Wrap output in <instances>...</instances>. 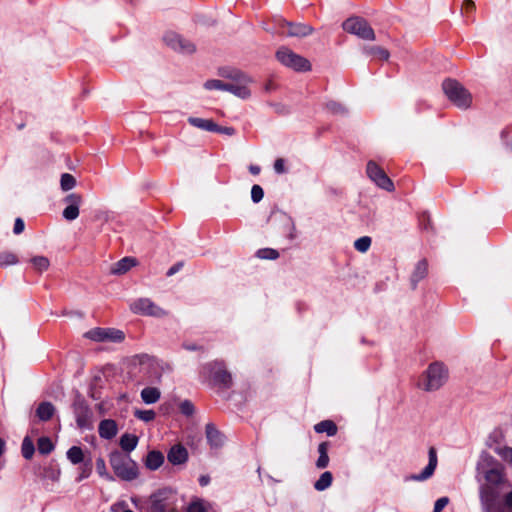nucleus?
<instances>
[{
    "label": "nucleus",
    "mask_w": 512,
    "mask_h": 512,
    "mask_svg": "<svg viewBox=\"0 0 512 512\" xmlns=\"http://www.w3.org/2000/svg\"><path fill=\"white\" fill-rule=\"evenodd\" d=\"M110 465L116 474L122 480L132 481L138 477L137 464L127 454L120 451H114L109 456Z\"/></svg>",
    "instance_id": "obj_1"
},
{
    "label": "nucleus",
    "mask_w": 512,
    "mask_h": 512,
    "mask_svg": "<svg viewBox=\"0 0 512 512\" xmlns=\"http://www.w3.org/2000/svg\"><path fill=\"white\" fill-rule=\"evenodd\" d=\"M442 88L447 98L458 108L467 109L472 103L470 92L457 80L446 79Z\"/></svg>",
    "instance_id": "obj_2"
},
{
    "label": "nucleus",
    "mask_w": 512,
    "mask_h": 512,
    "mask_svg": "<svg viewBox=\"0 0 512 512\" xmlns=\"http://www.w3.org/2000/svg\"><path fill=\"white\" fill-rule=\"evenodd\" d=\"M448 379V370L443 363L433 362L423 374V389L431 392L440 389Z\"/></svg>",
    "instance_id": "obj_3"
},
{
    "label": "nucleus",
    "mask_w": 512,
    "mask_h": 512,
    "mask_svg": "<svg viewBox=\"0 0 512 512\" xmlns=\"http://www.w3.org/2000/svg\"><path fill=\"white\" fill-rule=\"evenodd\" d=\"M276 58L281 64L297 72L311 70L310 62L306 58L294 53L289 48H279L276 52Z\"/></svg>",
    "instance_id": "obj_4"
},
{
    "label": "nucleus",
    "mask_w": 512,
    "mask_h": 512,
    "mask_svg": "<svg viewBox=\"0 0 512 512\" xmlns=\"http://www.w3.org/2000/svg\"><path fill=\"white\" fill-rule=\"evenodd\" d=\"M202 373L212 378L215 384L224 388L232 385V376L223 361H212L202 367Z\"/></svg>",
    "instance_id": "obj_5"
},
{
    "label": "nucleus",
    "mask_w": 512,
    "mask_h": 512,
    "mask_svg": "<svg viewBox=\"0 0 512 512\" xmlns=\"http://www.w3.org/2000/svg\"><path fill=\"white\" fill-rule=\"evenodd\" d=\"M260 28L266 32H314L315 30L308 24L289 22L280 17L275 18L271 23L262 22Z\"/></svg>",
    "instance_id": "obj_6"
},
{
    "label": "nucleus",
    "mask_w": 512,
    "mask_h": 512,
    "mask_svg": "<svg viewBox=\"0 0 512 512\" xmlns=\"http://www.w3.org/2000/svg\"><path fill=\"white\" fill-rule=\"evenodd\" d=\"M480 499L484 512H500L499 486L483 485L480 489Z\"/></svg>",
    "instance_id": "obj_7"
},
{
    "label": "nucleus",
    "mask_w": 512,
    "mask_h": 512,
    "mask_svg": "<svg viewBox=\"0 0 512 512\" xmlns=\"http://www.w3.org/2000/svg\"><path fill=\"white\" fill-rule=\"evenodd\" d=\"M85 337L98 342L120 343L125 339V334L119 329L98 327L88 331Z\"/></svg>",
    "instance_id": "obj_8"
},
{
    "label": "nucleus",
    "mask_w": 512,
    "mask_h": 512,
    "mask_svg": "<svg viewBox=\"0 0 512 512\" xmlns=\"http://www.w3.org/2000/svg\"><path fill=\"white\" fill-rule=\"evenodd\" d=\"M163 42L179 53H193L196 50L194 42L185 34H165Z\"/></svg>",
    "instance_id": "obj_9"
},
{
    "label": "nucleus",
    "mask_w": 512,
    "mask_h": 512,
    "mask_svg": "<svg viewBox=\"0 0 512 512\" xmlns=\"http://www.w3.org/2000/svg\"><path fill=\"white\" fill-rule=\"evenodd\" d=\"M366 172L368 177L381 189H384L388 192L394 190V184L392 180L374 161H369L367 163Z\"/></svg>",
    "instance_id": "obj_10"
},
{
    "label": "nucleus",
    "mask_w": 512,
    "mask_h": 512,
    "mask_svg": "<svg viewBox=\"0 0 512 512\" xmlns=\"http://www.w3.org/2000/svg\"><path fill=\"white\" fill-rule=\"evenodd\" d=\"M130 309L136 314H143L154 317H162L166 315L164 309L153 303L148 298H140L134 301L131 304Z\"/></svg>",
    "instance_id": "obj_11"
},
{
    "label": "nucleus",
    "mask_w": 512,
    "mask_h": 512,
    "mask_svg": "<svg viewBox=\"0 0 512 512\" xmlns=\"http://www.w3.org/2000/svg\"><path fill=\"white\" fill-rule=\"evenodd\" d=\"M66 204L65 209L62 212V216L67 221H73L78 218L80 213V206L83 203V196L79 193H69L63 199Z\"/></svg>",
    "instance_id": "obj_12"
},
{
    "label": "nucleus",
    "mask_w": 512,
    "mask_h": 512,
    "mask_svg": "<svg viewBox=\"0 0 512 512\" xmlns=\"http://www.w3.org/2000/svg\"><path fill=\"white\" fill-rule=\"evenodd\" d=\"M171 491L159 490L150 496V511L151 512H167L170 509L169 499Z\"/></svg>",
    "instance_id": "obj_13"
},
{
    "label": "nucleus",
    "mask_w": 512,
    "mask_h": 512,
    "mask_svg": "<svg viewBox=\"0 0 512 512\" xmlns=\"http://www.w3.org/2000/svg\"><path fill=\"white\" fill-rule=\"evenodd\" d=\"M345 32H374L372 27L365 18L360 16H351L342 23Z\"/></svg>",
    "instance_id": "obj_14"
},
{
    "label": "nucleus",
    "mask_w": 512,
    "mask_h": 512,
    "mask_svg": "<svg viewBox=\"0 0 512 512\" xmlns=\"http://www.w3.org/2000/svg\"><path fill=\"white\" fill-rule=\"evenodd\" d=\"M74 412L76 415V422L80 428H91L92 426V412L89 407L82 401L74 404Z\"/></svg>",
    "instance_id": "obj_15"
},
{
    "label": "nucleus",
    "mask_w": 512,
    "mask_h": 512,
    "mask_svg": "<svg viewBox=\"0 0 512 512\" xmlns=\"http://www.w3.org/2000/svg\"><path fill=\"white\" fill-rule=\"evenodd\" d=\"M233 82L234 83L225 84V91H228L241 99H247L251 96L249 85L253 83V79L250 76H248V81Z\"/></svg>",
    "instance_id": "obj_16"
},
{
    "label": "nucleus",
    "mask_w": 512,
    "mask_h": 512,
    "mask_svg": "<svg viewBox=\"0 0 512 512\" xmlns=\"http://www.w3.org/2000/svg\"><path fill=\"white\" fill-rule=\"evenodd\" d=\"M167 459L173 465L184 464L188 460L187 449L180 444L174 445L169 450Z\"/></svg>",
    "instance_id": "obj_17"
},
{
    "label": "nucleus",
    "mask_w": 512,
    "mask_h": 512,
    "mask_svg": "<svg viewBox=\"0 0 512 512\" xmlns=\"http://www.w3.org/2000/svg\"><path fill=\"white\" fill-rule=\"evenodd\" d=\"M429 461L427 466L418 474V481L429 479L433 474L438 464L437 451L434 447L429 449Z\"/></svg>",
    "instance_id": "obj_18"
},
{
    "label": "nucleus",
    "mask_w": 512,
    "mask_h": 512,
    "mask_svg": "<svg viewBox=\"0 0 512 512\" xmlns=\"http://www.w3.org/2000/svg\"><path fill=\"white\" fill-rule=\"evenodd\" d=\"M136 265H137L136 258L124 257L111 266L110 273L113 275H123Z\"/></svg>",
    "instance_id": "obj_19"
},
{
    "label": "nucleus",
    "mask_w": 512,
    "mask_h": 512,
    "mask_svg": "<svg viewBox=\"0 0 512 512\" xmlns=\"http://www.w3.org/2000/svg\"><path fill=\"white\" fill-rule=\"evenodd\" d=\"M99 435L104 439H112L118 432L117 424L112 419L102 420L99 424Z\"/></svg>",
    "instance_id": "obj_20"
},
{
    "label": "nucleus",
    "mask_w": 512,
    "mask_h": 512,
    "mask_svg": "<svg viewBox=\"0 0 512 512\" xmlns=\"http://www.w3.org/2000/svg\"><path fill=\"white\" fill-rule=\"evenodd\" d=\"M206 438L212 447L218 448L223 445L224 439L221 432L215 427L214 424L208 423L205 427Z\"/></svg>",
    "instance_id": "obj_21"
},
{
    "label": "nucleus",
    "mask_w": 512,
    "mask_h": 512,
    "mask_svg": "<svg viewBox=\"0 0 512 512\" xmlns=\"http://www.w3.org/2000/svg\"><path fill=\"white\" fill-rule=\"evenodd\" d=\"M55 413V407L51 402H41L37 409L36 415L41 421H48Z\"/></svg>",
    "instance_id": "obj_22"
},
{
    "label": "nucleus",
    "mask_w": 512,
    "mask_h": 512,
    "mask_svg": "<svg viewBox=\"0 0 512 512\" xmlns=\"http://www.w3.org/2000/svg\"><path fill=\"white\" fill-rule=\"evenodd\" d=\"M219 74L224 78L231 79L232 81H248V75L235 68H221L219 70Z\"/></svg>",
    "instance_id": "obj_23"
},
{
    "label": "nucleus",
    "mask_w": 512,
    "mask_h": 512,
    "mask_svg": "<svg viewBox=\"0 0 512 512\" xmlns=\"http://www.w3.org/2000/svg\"><path fill=\"white\" fill-rule=\"evenodd\" d=\"M164 462V456L160 451H150L147 454L145 465L150 470L158 469Z\"/></svg>",
    "instance_id": "obj_24"
},
{
    "label": "nucleus",
    "mask_w": 512,
    "mask_h": 512,
    "mask_svg": "<svg viewBox=\"0 0 512 512\" xmlns=\"http://www.w3.org/2000/svg\"><path fill=\"white\" fill-rule=\"evenodd\" d=\"M188 121L192 126L202 130L213 132L214 129H217V124L211 119L190 117Z\"/></svg>",
    "instance_id": "obj_25"
},
{
    "label": "nucleus",
    "mask_w": 512,
    "mask_h": 512,
    "mask_svg": "<svg viewBox=\"0 0 512 512\" xmlns=\"http://www.w3.org/2000/svg\"><path fill=\"white\" fill-rule=\"evenodd\" d=\"M486 485L499 486L504 481L503 473L498 468H491L485 472Z\"/></svg>",
    "instance_id": "obj_26"
},
{
    "label": "nucleus",
    "mask_w": 512,
    "mask_h": 512,
    "mask_svg": "<svg viewBox=\"0 0 512 512\" xmlns=\"http://www.w3.org/2000/svg\"><path fill=\"white\" fill-rule=\"evenodd\" d=\"M161 396V392L156 387H146L141 391V399L146 404L156 403Z\"/></svg>",
    "instance_id": "obj_27"
},
{
    "label": "nucleus",
    "mask_w": 512,
    "mask_h": 512,
    "mask_svg": "<svg viewBox=\"0 0 512 512\" xmlns=\"http://www.w3.org/2000/svg\"><path fill=\"white\" fill-rule=\"evenodd\" d=\"M328 448V442H322L318 445L319 457L316 461V467L319 469H324L329 464Z\"/></svg>",
    "instance_id": "obj_28"
},
{
    "label": "nucleus",
    "mask_w": 512,
    "mask_h": 512,
    "mask_svg": "<svg viewBox=\"0 0 512 512\" xmlns=\"http://www.w3.org/2000/svg\"><path fill=\"white\" fill-rule=\"evenodd\" d=\"M137 444L138 437L136 435L126 433L120 438V446L127 453L133 451Z\"/></svg>",
    "instance_id": "obj_29"
},
{
    "label": "nucleus",
    "mask_w": 512,
    "mask_h": 512,
    "mask_svg": "<svg viewBox=\"0 0 512 512\" xmlns=\"http://www.w3.org/2000/svg\"><path fill=\"white\" fill-rule=\"evenodd\" d=\"M317 433H327L328 436H334L337 433V426L331 420H324L314 426Z\"/></svg>",
    "instance_id": "obj_30"
},
{
    "label": "nucleus",
    "mask_w": 512,
    "mask_h": 512,
    "mask_svg": "<svg viewBox=\"0 0 512 512\" xmlns=\"http://www.w3.org/2000/svg\"><path fill=\"white\" fill-rule=\"evenodd\" d=\"M30 263H31L32 267L34 268V270H36L37 272H40V273L48 270V268L50 266V261L45 256H35V257L31 258Z\"/></svg>",
    "instance_id": "obj_31"
},
{
    "label": "nucleus",
    "mask_w": 512,
    "mask_h": 512,
    "mask_svg": "<svg viewBox=\"0 0 512 512\" xmlns=\"http://www.w3.org/2000/svg\"><path fill=\"white\" fill-rule=\"evenodd\" d=\"M332 480H333V476H332L331 472L326 471V472L322 473L321 476L319 477V479L315 482L314 488L317 491H324L325 489H327L328 487L331 486Z\"/></svg>",
    "instance_id": "obj_32"
},
{
    "label": "nucleus",
    "mask_w": 512,
    "mask_h": 512,
    "mask_svg": "<svg viewBox=\"0 0 512 512\" xmlns=\"http://www.w3.org/2000/svg\"><path fill=\"white\" fill-rule=\"evenodd\" d=\"M418 226H421L427 233H434V226L428 212H423L421 215H418Z\"/></svg>",
    "instance_id": "obj_33"
},
{
    "label": "nucleus",
    "mask_w": 512,
    "mask_h": 512,
    "mask_svg": "<svg viewBox=\"0 0 512 512\" xmlns=\"http://www.w3.org/2000/svg\"><path fill=\"white\" fill-rule=\"evenodd\" d=\"M365 52L369 55L375 56L381 60H388L389 52L387 49L380 46H367L364 48Z\"/></svg>",
    "instance_id": "obj_34"
},
{
    "label": "nucleus",
    "mask_w": 512,
    "mask_h": 512,
    "mask_svg": "<svg viewBox=\"0 0 512 512\" xmlns=\"http://www.w3.org/2000/svg\"><path fill=\"white\" fill-rule=\"evenodd\" d=\"M67 458L72 464H79L84 460V453L78 446H72L67 451Z\"/></svg>",
    "instance_id": "obj_35"
},
{
    "label": "nucleus",
    "mask_w": 512,
    "mask_h": 512,
    "mask_svg": "<svg viewBox=\"0 0 512 512\" xmlns=\"http://www.w3.org/2000/svg\"><path fill=\"white\" fill-rule=\"evenodd\" d=\"M21 452L25 459H31L35 452V447L33 444V441L30 437L26 436L23 439L22 446H21Z\"/></svg>",
    "instance_id": "obj_36"
},
{
    "label": "nucleus",
    "mask_w": 512,
    "mask_h": 512,
    "mask_svg": "<svg viewBox=\"0 0 512 512\" xmlns=\"http://www.w3.org/2000/svg\"><path fill=\"white\" fill-rule=\"evenodd\" d=\"M38 451L43 455H47L51 453L54 449V445L50 438L48 437H40L37 442Z\"/></svg>",
    "instance_id": "obj_37"
},
{
    "label": "nucleus",
    "mask_w": 512,
    "mask_h": 512,
    "mask_svg": "<svg viewBox=\"0 0 512 512\" xmlns=\"http://www.w3.org/2000/svg\"><path fill=\"white\" fill-rule=\"evenodd\" d=\"M60 186L63 191H70L76 186V179L69 173L61 175Z\"/></svg>",
    "instance_id": "obj_38"
},
{
    "label": "nucleus",
    "mask_w": 512,
    "mask_h": 512,
    "mask_svg": "<svg viewBox=\"0 0 512 512\" xmlns=\"http://www.w3.org/2000/svg\"><path fill=\"white\" fill-rule=\"evenodd\" d=\"M18 263L17 256L9 251L0 252V267H6L9 265H15Z\"/></svg>",
    "instance_id": "obj_39"
},
{
    "label": "nucleus",
    "mask_w": 512,
    "mask_h": 512,
    "mask_svg": "<svg viewBox=\"0 0 512 512\" xmlns=\"http://www.w3.org/2000/svg\"><path fill=\"white\" fill-rule=\"evenodd\" d=\"M256 255L260 259L275 260L279 257V252L272 248H263L258 250Z\"/></svg>",
    "instance_id": "obj_40"
},
{
    "label": "nucleus",
    "mask_w": 512,
    "mask_h": 512,
    "mask_svg": "<svg viewBox=\"0 0 512 512\" xmlns=\"http://www.w3.org/2000/svg\"><path fill=\"white\" fill-rule=\"evenodd\" d=\"M134 416L139 419V420H142L144 422H150V421H153L155 419V412L153 410H140V409H136L134 411Z\"/></svg>",
    "instance_id": "obj_41"
},
{
    "label": "nucleus",
    "mask_w": 512,
    "mask_h": 512,
    "mask_svg": "<svg viewBox=\"0 0 512 512\" xmlns=\"http://www.w3.org/2000/svg\"><path fill=\"white\" fill-rule=\"evenodd\" d=\"M371 246V238L368 236H363L357 239L354 242V247L359 252H366Z\"/></svg>",
    "instance_id": "obj_42"
},
{
    "label": "nucleus",
    "mask_w": 512,
    "mask_h": 512,
    "mask_svg": "<svg viewBox=\"0 0 512 512\" xmlns=\"http://www.w3.org/2000/svg\"><path fill=\"white\" fill-rule=\"evenodd\" d=\"M225 84L226 83H224L221 80L212 79V80L206 81L204 83V87L207 90H225Z\"/></svg>",
    "instance_id": "obj_43"
},
{
    "label": "nucleus",
    "mask_w": 512,
    "mask_h": 512,
    "mask_svg": "<svg viewBox=\"0 0 512 512\" xmlns=\"http://www.w3.org/2000/svg\"><path fill=\"white\" fill-rule=\"evenodd\" d=\"M497 454L506 462L512 465V448L502 447L496 449Z\"/></svg>",
    "instance_id": "obj_44"
},
{
    "label": "nucleus",
    "mask_w": 512,
    "mask_h": 512,
    "mask_svg": "<svg viewBox=\"0 0 512 512\" xmlns=\"http://www.w3.org/2000/svg\"><path fill=\"white\" fill-rule=\"evenodd\" d=\"M264 192L261 186L253 185L251 188V199L253 202L258 203L263 199Z\"/></svg>",
    "instance_id": "obj_45"
},
{
    "label": "nucleus",
    "mask_w": 512,
    "mask_h": 512,
    "mask_svg": "<svg viewBox=\"0 0 512 512\" xmlns=\"http://www.w3.org/2000/svg\"><path fill=\"white\" fill-rule=\"evenodd\" d=\"M428 275V262L426 259H422L418 262V281L425 278Z\"/></svg>",
    "instance_id": "obj_46"
},
{
    "label": "nucleus",
    "mask_w": 512,
    "mask_h": 512,
    "mask_svg": "<svg viewBox=\"0 0 512 512\" xmlns=\"http://www.w3.org/2000/svg\"><path fill=\"white\" fill-rule=\"evenodd\" d=\"M327 108L332 112V113H335V114H343L346 112L345 108L340 104V103H337V102H329L327 104Z\"/></svg>",
    "instance_id": "obj_47"
},
{
    "label": "nucleus",
    "mask_w": 512,
    "mask_h": 512,
    "mask_svg": "<svg viewBox=\"0 0 512 512\" xmlns=\"http://www.w3.org/2000/svg\"><path fill=\"white\" fill-rule=\"evenodd\" d=\"M476 10V5L473 0H465L462 4V11L469 15L470 13H473Z\"/></svg>",
    "instance_id": "obj_48"
},
{
    "label": "nucleus",
    "mask_w": 512,
    "mask_h": 512,
    "mask_svg": "<svg viewBox=\"0 0 512 512\" xmlns=\"http://www.w3.org/2000/svg\"><path fill=\"white\" fill-rule=\"evenodd\" d=\"M187 512H206V509L202 502L195 501L188 506Z\"/></svg>",
    "instance_id": "obj_49"
},
{
    "label": "nucleus",
    "mask_w": 512,
    "mask_h": 512,
    "mask_svg": "<svg viewBox=\"0 0 512 512\" xmlns=\"http://www.w3.org/2000/svg\"><path fill=\"white\" fill-rule=\"evenodd\" d=\"M180 410L185 415H191L194 412V406L189 401H184L180 405Z\"/></svg>",
    "instance_id": "obj_50"
},
{
    "label": "nucleus",
    "mask_w": 512,
    "mask_h": 512,
    "mask_svg": "<svg viewBox=\"0 0 512 512\" xmlns=\"http://www.w3.org/2000/svg\"><path fill=\"white\" fill-rule=\"evenodd\" d=\"M96 468H97V471L99 473L100 476H106L107 478H111L107 473H106V467H105V462L102 458H99L96 460Z\"/></svg>",
    "instance_id": "obj_51"
},
{
    "label": "nucleus",
    "mask_w": 512,
    "mask_h": 512,
    "mask_svg": "<svg viewBox=\"0 0 512 512\" xmlns=\"http://www.w3.org/2000/svg\"><path fill=\"white\" fill-rule=\"evenodd\" d=\"M274 170L278 174H283L286 172L285 161L282 158H278L274 162Z\"/></svg>",
    "instance_id": "obj_52"
},
{
    "label": "nucleus",
    "mask_w": 512,
    "mask_h": 512,
    "mask_svg": "<svg viewBox=\"0 0 512 512\" xmlns=\"http://www.w3.org/2000/svg\"><path fill=\"white\" fill-rule=\"evenodd\" d=\"M448 502H449L448 497H441V498L437 499L434 504V510H436V512H440L442 509H444L446 507Z\"/></svg>",
    "instance_id": "obj_53"
},
{
    "label": "nucleus",
    "mask_w": 512,
    "mask_h": 512,
    "mask_svg": "<svg viewBox=\"0 0 512 512\" xmlns=\"http://www.w3.org/2000/svg\"><path fill=\"white\" fill-rule=\"evenodd\" d=\"M25 229V224H24V221L22 218H16L15 220V223H14V228H13V232L16 234V235H19L21 234Z\"/></svg>",
    "instance_id": "obj_54"
},
{
    "label": "nucleus",
    "mask_w": 512,
    "mask_h": 512,
    "mask_svg": "<svg viewBox=\"0 0 512 512\" xmlns=\"http://www.w3.org/2000/svg\"><path fill=\"white\" fill-rule=\"evenodd\" d=\"M213 132H218V133L232 136L235 134V129L233 127H222V126L217 125V129H214Z\"/></svg>",
    "instance_id": "obj_55"
},
{
    "label": "nucleus",
    "mask_w": 512,
    "mask_h": 512,
    "mask_svg": "<svg viewBox=\"0 0 512 512\" xmlns=\"http://www.w3.org/2000/svg\"><path fill=\"white\" fill-rule=\"evenodd\" d=\"M183 267V263L182 262H178L176 263L175 265H173L168 271H167V276H172L174 275L175 273H177L178 271H180V269Z\"/></svg>",
    "instance_id": "obj_56"
},
{
    "label": "nucleus",
    "mask_w": 512,
    "mask_h": 512,
    "mask_svg": "<svg viewBox=\"0 0 512 512\" xmlns=\"http://www.w3.org/2000/svg\"><path fill=\"white\" fill-rule=\"evenodd\" d=\"M504 503L506 507L512 509V490L505 495Z\"/></svg>",
    "instance_id": "obj_57"
},
{
    "label": "nucleus",
    "mask_w": 512,
    "mask_h": 512,
    "mask_svg": "<svg viewBox=\"0 0 512 512\" xmlns=\"http://www.w3.org/2000/svg\"><path fill=\"white\" fill-rule=\"evenodd\" d=\"M276 89V85L272 82V81H268L265 86H264V90L266 92H271L273 90Z\"/></svg>",
    "instance_id": "obj_58"
},
{
    "label": "nucleus",
    "mask_w": 512,
    "mask_h": 512,
    "mask_svg": "<svg viewBox=\"0 0 512 512\" xmlns=\"http://www.w3.org/2000/svg\"><path fill=\"white\" fill-rule=\"evenodd\" d=\"M209 481H210V478H209V476H207V475H202V476L199 478V483H200V485H201V486H206V485H208Z\"/></svg>",
    "instance_id": "obj_59"
},
{
    "label": "nucleus",
    "mask_w": 512,
    "mask_h": 512,
    "mask_svg": "<svg viewBox=\"0 0 512 512\" xmlns=\"http://www.w3.org/2000/svg\"><path fill=\"white\" fill-rule=\"evenodd\" d=\"M249 171L253 174V175H258L261 171L260 167L257 166V165H250L249 166Z\"/></svg>",
    "instance_id": "obj_60"
},
{
    "label": "nucleus",
    "mask_w": 512,
    "mask_h": 512,
    "mask_svg": "<svg viewBox=\"0 0 512 512\" xmlns=\"http://www.w3.org/2000/svg\"><path fill=\"white\" fill-rule=\"evenodd\" d=\"M363 40L373 41L375 39V34H358Z\"/></svg>",
    "instance_id": "obj_61"
},
{
    "label": "nucleus",
    "mask_w": 512,
    "mask_h": 512,
    "mask_svg": "<svg viewBox=\"0 0 512 512\" xmlns=\"http://www.w3.org/2000/svg\"><path fill=\"white\" fill-rule=\"evenodd\" d=\"M237 29L241 30H250L252 29L251 25L249 23H242Z\"/></svg>",
    "instance_id": "obj_62"
},
{
    "label": "nucleus",
    "mask_w": 512,
    "mask_h": 512,
    "mask_svg": "<svg viewBox=\"0 0 512 512\" xmlns=\"http://www.w3.org/2000/svg\"><path fill=\"white\" fill-rule=\"evenodd\" d=\"M184 348L187 349V350H197V349H201L200 347H197L196 345H188V344H185L184 345Z\"/></svg>",
    "instance_id": "obj_63"
},
{
    "label": "nucleus",
    "mask_w": 512,
    "mask_h": 512,
    "mask_svg": "<svg viewBox=\"0 0 512 512\" xmlns=\"http://www.w3.org/2000/svg\"><path fill=\"white\" fill-rule=\"evenodd\" d=\"M507 135H508V129H504V130H502V132H501V138H502V140H503V141H506V139H507Z\"/></svg>",
    "instance_id": "obj_64"
}]
</instances>
